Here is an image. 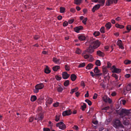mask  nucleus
<instances>
[{
    "mask_svg": "<svg viewBox=\"0 0 131 131\" xmlns=\"http://www.w3.org/2000/svg\"><path fill=\"white\" fill-rule=\"evenodd\" d=\"M126 29L128 31V32H129L131 30V26L130 25H128L126 27Z\"/></svg>",
    "mask_w": 131,
    "mask_h": 131,
    "instance_id": "nucleus-45",
    "label": "nucleus"
},
{
    "mask_svg": "<svg viewBox=\"0 0 131 131\" xmlns=\"http://www.w3.org/2000/svg\"><path fill=\"white\" fill-rule=\"evenodd\" d=\"M71 111L69 110H67L63 112L62 113L63 116H65L66 115H69L72 113Z\"/></svg>",
    "mask_w": 131,
    "mask_h": 131,
    "instance_id": "nucleus-7",
    "label": "nucleus"
},
{
    "mask_svg": "<svg viewBox=\"0 0 131 131\" xmlns=\"http://www.w3.org/2000/svg\"><path fill=\"white\" fill-rule=\"evenodd\" d=\"M94 49L93 47L92 46H91L90 44L89 48L87 49V51H88V53H91L94 51Z\"/></svg>",
    "mask_w": 131,
    "mask_h": 131,
    "instance_id": "nucleus-9",
    "label": "nucleus"
},
{
    "mask_svg": "<svg viewBox=\"0 0 131 131\" xmlns=\"http://www.w3.org/2000/svg\"><path fill=\"white\" fill-rule=\"evenodd\" d=\"M100 33L99 31H95L94 32L93 35L95 36L96 37L99 36L100 35Z\"/></svg>",
    "mask_w": 131,
    "mask_h": 131,
    "instance_id": "nucleus-38",
    "label": "nucleus"
},
{
    "mask_svg": "<svg viewBox=\"0 0 131 131\" xmlns=\"http://www.w3.org/2000/svg\"><path fill=\"white\" fill-rule=\"evenodd\" d=\"M85 101L88 103V105H91V102L88 99L86 100H85Z\"/></svg>",
    "mask_w": 131,
    "mask_h": 131,
    "instance_id": "nucleus-47",
    "label": "nucleus"
},
{
    "mask_svg": "<svg viewBox=\"0 0 131 131\" xmlns=\"http://www.w3.org/2000/svg\"><path fill=\"white\" fill-rule=\"evenodd\" d=\"M122 41L121 40H119L117 41V44L118 46L120 48L123 49L124 48L122 46Z\"/></svg>",
    "mask_w": 131,
    "mask_h": 131,
    "instance_id": "nucleus-18",
    "label": "nucleus"
},
{
    "mask_svg": "<svg viewBox=\"0 0 131 131\" xmlns=\"http://www.w3.org/2000/svg\"><path fill=\"white\" fill-rule=\"evenodd\" d=\"M68 22L66 21H65L63 24V26H67L68 25Z\"/></svg>",
    "mask_w": 131,
    "mask_h": 131,
    "instance_id": "nucleus-52",
    "label": "nucleus"
},
{
    "mask_svg": "<svg viewBox=\"0 0 131 131\" xmlns=\"http://www.w3.org/2000/svg\"><path fill=\"white\" fill-rule=\"evenodd\" d=\"M103 101L105 102H108L110 103L112 102V100L106 96H104L103 97Z\"/></svg>",
    "mask_w": 131,
    "mask_h": 131,
    "instance_id": "nucleus-6",
    "label": "nucleus"
},
{
    "mask_svg": "<svg viewBox=\"0 0 131 131\" xmlns=\"http://www.w3.org/2000/svg\"><path fill=\"white\" fill-rule=\"evenodd\" d=\"M79 39L81 41L84 40L85 39V37L83 35H80L78 37Z\"/></svg>",
    "mask_w": 131,
    "mask_h": 131,
    "instance_id": "nucleus-26",
    "label": "nucleus"
},
{
    "mask_svg": "<svg viewBox=\"0 0 131 131\" xmlns=\"http://www.w3.org/2000/svg\"><path fill=\"white\" fill-rule=\"evenodd\" d=\"M34 120V118L33 117H30L29 118V122H32Z\"/></svg>",
    "mask_w": 131,
    "mask_h": 131,
    "instance_id": "nucleus-59",
    "label": "nucleus"
},
{
    "mask_svg": "<svg viewBox=\"0 0 131 131\" xmlns=\"http://www.w3.org/2000/svg\"><path fill=\"white\" fill-rule=\"evenodd\" d=\"M59 103L57 102L53 104V106L54 107H57L59 105Z\"/></svg>",
    "mask_w": 131,
    "mask_h": 131,
    "instance_id": "nucleus-56",
    "label": "nucleus"
},
{
    "mask_svg": "<svg viewBox=\"0 0 131 131\" xmlns=\"http://www.w3.org/2000/svg\"><path fill=\"white\" fill-rule=\"evenodd\" d=\"M62 78L64 79H67L70 76V74H68L66 72H63L62 74Z\"/></svg>",
    "mask_w": 131,
    "mask_h": 131,
    "instance_id": "nucleus-8",
    "label": "nucleus"
},
{
    "mask_svg": "<svg viewBox=\"0 0 131 131\" xmlns=\"http://www.w3.org/2000/svg\"><path fill=\"white\" fill-rule=\"evenodd\" d=\"M112 76L114 77L116 79H117L118 78V76L116 74L113 73L112 75Z\"/></svg>",
    "mask_w": 131,
    "mask_h": 131,
    "instance_id": "nucleus-50",
    "label": "nucleus"
},
{
    "mask_svg": "<svg viewBox=\"0 0 131 131\" xmlns=\"http://www.w3.org/2000/svg\"><path fill=\"white\" fill-rule=\"evenodd\" d=\"M85 65V63L83 62L81 64H80L79 66L78 67H84Z\"/></svg>",
    "mask_w": 131,
    "mask_h": 131,
    "instance_id": "nucleus-43",
    "label": "nucleus"
},
{
    "mask_svg": "<svg viewBox=\"0 0 131 131\" xmlns=\"http://www.w3.org/2000/svg\"><path fill=\"white\" fill-rule=\"evenodd\" d=\"M111 24L110 22H108L105 25L106 27L108 29H109L111 28Z\"/></svg>",
    "mask_w": 131,
    "mask_h": 131,
    "instance_id": "nucleus-29",
    "label": "nucleus"
},
{
    "mask_svg": "<svg viewBox=\"0 0 131 131\" xmlns=\"http://www.w3.org/2000/svg\"><path fill=\"white\" fill-rule=\"evenodd\" d=\"M131 84H128L126 87V90L127 91H129L131 90Z\"/></svg>",
    "mask_w": 131,
    "mask_h": 131,
    "instance_id": "nucleus-34",
    "label": "nucleus"
},
{
    "mask_svg": "<svg viewBox=\"0 0 131 131\" xmlns=\"http://www.w3.org/2000/svg\"><path fill=\"white\" fill-rule=\"evenodd\" d=\"M82 1V0H74V3L78 5H79L80 4Z\"/></svg>",
    "mask_w": 131,
    "mask_h": 131,
    "instance_id": "nucleus-21",
    "label": "nucleus"
},
{
    "mask_svg": "<svg viewBox=\"0 0 131 131\" xmlns=\"http://www.w3.org/2000/svg\"><path fill=\"white\" fill-rule=\"evenodd\" d=\"M124 63L126 64H130L131 61L128 60H126L124 61Z\"/></svg>",
    "mask_w": 131,
    "mask_h": 131,
    "instance_id": "nucleus-42",
    "label": "nucleus"
},
{
    "mask_svg": "<svg viewBox=\"0 0 131 131\" xmlns=\"http://www.w3.org/2000/svg\"><path fill=\"white\" fill-rule=\"evenodd\" d=\"M81 85L82 86H83V88H84L85 86V85L84 84V81H82L81 82Z\"/></svg>",
    "mask_w": 131,
    "mask_h": 131,
    "instance_id": "nucleus-61",
    "label": "nucleus"
},
{
    "mask_svg": "<svg viewBox=\"0 0 131 131\" xmlns=\"http://www.w3.org/2000/svg\"><path fill=\"white\" fill-rule=\"evenodd\" d=\"M93 65L92 63H89L88 64L86 67V69L88 70H90L92 68Z\"/></svg>",
    "mask_w": 131,
    "mask_h": 131,
    "instance_id": "nucleus-24",
    "label": "nucleus"
},
{
    "mask_svg": "<svg viewBox=\"0 0 131 131\" xmlns=\"http://www.w3.org/2000/svg\"><path fill=\"white\" fill-rule=\"evenodd\" d=\"M43 118V116L41 114H38L36 115L35 119L39 121L42 119Z\"/></svg>",
    "mask_w": 131,
    "mask_h": 131,
    "instance_id": "nucleus-11",
    "label": "nucleus"
},
{
    "mask_svg": "<svg viewBox=\"0 0 131 131\" xmlns=\"http://www.w3.org/2000/svg\"><path fill=\"white\" fill-rule=\"evenodd\" d=\"M56 126L59 127L60 129L62 130H64L66 128V125L62 122L57 123L56 124Z\"/></svg>",
    "mask_w": 131,
    "mask_h": 131,
    "instance_id": "nucleus-5",
    "label": "nucleus"
},
{
    "mask_svg": "<svg viewBox=\"0 0 131 131\" xmlns=\"http://www.w3.org/2000/svg\"><path fill=\"white\" fill-rule=\"evenodd\" d=\"M103 71V74L104 75L107 73V70L106 67L103 66L102 67Z\"/></svg>",
    "mask_w": 131,
    "mask_h": 131,
    "instance_id": "nucleus-20",
    "label": "nucleus"
},
{
    "mask_svg": "<svg viewBox=\"0 0 131 131\" xmlns=\"http://www.w3.org/2000/svg\"><path fill=\"white\" fill-rule=\"evenodd\" d=\"M113 0H107L106 2V5L109 6L113 4Z\"/></svg>",
    "mask_w": 131,
    "mask_h": 131,
    "instance_id": "nucleus-19",
    "label": "nucleus"
},
{
    "mask_svg": "<svg viewBox=\"0 0 131 131\" xmlns=\"http://www.w3.org/2000/svg\"><path fill=\"white\" fill-rule=\"evenodd\" d=\"M97 54L101 57H103L104 56V53L100 50H98L97 51Z\"/></svg>",
    "mask_w": 131,
    "mask_h": 131,
    "instance_id": "nucleus-16",
    "label": "nucleus"
},
{
    "mask_svg": "<svg viewBox=\"0 0 131 131\" xmlns=\"http://www.w3.org/2000/svg\"><path fill=\"white\" fill-rule=\"evenodd\" d=\"M60 115H59L58 114L55 116V120L56 122L58 121L60 119Z\"/></svg>",
    "mask_w": 131,
    "mask_h": 131,
    "instance_id": "nucleus-35",
    "label": "nucleus"
},
{
    "mask_svg": "<svg viewBox=\"0 0 131 131\" xmlns=\"http://www.w3.org/2000/svg\"><path fill=\"white\" fill-rule=\"evenodd\" d=\"M69 84V81L68 80H67L65 81L64 83V86H68Z\"/></svg>",
    "mask_w": 131,
    "mask_h": 131,
    "instance_id": "nucleus-37",
    "label": "nucleus"
},
{
    "mask_svg": "<svg viewBox=\"0 0 131 131\" xmlns=\"http://www.w3.org/2000/svg\"><path fill=\"white\" fill-rule=\"evenodd\" d=\"M63 89L60 86L58 87L57 88V90L59 92H62Z\"/></svg>",
    "mask_w": 131,
    "mask_h": 131,
    "instance_id": "nucleus-36",
    "label": "nucleus"
},
{
    "mask_svg": "<svg viewBox=\"0 0 131 131\" xmlns=\"http://www.w3.org/2000/svg\"><path fill=\"white\" fill-rule=\"evenodd\" d=\"M65 68L66 71H69L70 70V67L68 65H66L65 66Z\"/></svg>",
    "mask_w": 131,
    "mask_h": 131,
    "instance_id": "nucleus-44",
    "label": "nucleus"
},
{
    "mask_svg": "<svg viewBox=\"0 0 131 131\" xmlns=\"http://www.w3.org/2000/svg\"><path fill=\"white\" fill-rule=\"evenodd\" d=\"M40 38V37L38 36V35H35L34 36V38L36 40H37L38 39H39Z\"/></svg>",
    "mask_w": 131,
    "mask_h": 131,
    "instance_id": "nucleus-57",
    "label": "nucleus"
},
{
    "mask_svg": "<svg viewBox=\"0 0 131 131\" xmlns=\"http://www.w3.org/2000/svg\"><path fill=\"white\" fill-rule=\"evenodd\" d=\"M100 31L102 33H104L105 32V28L104 27H103L101 28Z\"/></svg>",
    "mask_w": 131,
    "mask_h": 131,
    "instance_id": "nucleus-41",
    "label": "nucleus"
},
{
    "mask_svg": "<svg viewBox=\"0 0 131 131\" xmlns=\"http://www.w3.org/2000/svg\"><path fill=\"white\" fill-rule=\"evenodd\" d=\"M100 72V70L98 69V67H96L94 69V72L95 73H97Z\"/></svg>",
    "mask_w": 131,
    "mask_h": 131,
    "instance_id": "nucleus-33",
    "label": "nucleus"
},
{
    "mask_svg": "<svg viewBox=\"0 0 131 131\" xmlns=\"http://www.w3.org/2000/svg\"><path fill=\"white\" fill-rule=\"evenodd\" d=\"M50 70L49 69L48 67L46 66L45 70L44 72L45 73L47 74L49 73L50 72Z\"/></svg>",
    "mask_w": 131,
    "mask_h": 131,
    "instance_id": "nucleus-23",
    "label": "nucleus"
},
{
    "mask_svg": "<svg viewBox=\"0 0 131 131\" xmlns=\"http://www.w3.org/2000/svg\"><path fill=\"white\" fill-rule=\"evenodd\" d=\"M43 130L44 131H50V129L48 128H44Z\"/></svg>",
    "mask_w": 131,
    "mask_h": 131,
    "instance_id": "nucleus-64",
    "label": "nucleus"
},
{
    "mask_svg": "<svg viewBox=\"0 0 131 131\" xmlns=\"http://www.w3.org/2000/svg\"><path fill=\"white\" fill-rule=\"evenodd\" d=\"M112 69H113L112 71L113 72L119 73L121 72V70L120 69L116 68L114 66H113L112 67Z\"/></svg>",
    "mask_w": 131,
    "mask_h": 131,
    "instance_id": "nucleus-10",
    "label": "nucleus"
},
{
    "mask_svg": "<svg viewBox=\"0 0 131 131\" xmlns=\"http://www.w3.org/2000/svg\"><path fill=\"white\" fill-rule=\"evenodd\" d=\"M86 108V105L85 103L83 104V105L81 106V109L82 111L85 110V109Z\"/></svg>",
    "mask_w": 131,
    "mask_h": 131,
    "instance_id": "nucleus-39",
    "label": "nucleus"
},
{
    "mask_svg": "<svg viewBox=\"0 0 131 131\" xmlns=\"http://www.w3.org/2000/svg\"><path fill=\"white\" fill-rule=\"evenodd\" d=\"M74 19H72L69 20L68 21V23L69 24H71L74 22Z\"/></svg>",
    "mask_w": 131,
    "mask_h": 131,
    "instance_id": "nucleus-53",
    "label": "nucleus"
},
{
    "mask_svg": "<svg viewBox=\"0 0 131 131\" xmlns=\"http://www.w3.org/2000/svg\"><path fill=\"white\" fill-rule=\"evenodd\" d=\"M44 85L42 83L37 84L35 86V89L34 90V92L35 93H37L39 90L42 89L44 87Z\"/></svg>",
    "mask_w": 131,
    "mask_h": 131,
    "instance_id": "nucleus-3",
    "label": "nucleus"
},
{
    "mask_svg": "<svg viewBox=\"0 0 131 131\" xmlns=\"http://www.w3.org/2000/svg\"><path fill=\"white\" fill-rule=\"evenodd\" d=\"M107 67L108 68H109L111 67V64L109 62H107Z\"/></svg>",
    "mask_w": 131,
    "mask_h": 131,
    "instance_id": "nucleus-60",
    "label": "nucleus"
},
{
    "mask_svg": "<svg viewBox=\"0 0 131 131\" xmlns=\"http://www.w3.org/2000/svg\"><path fill=\"white\" fill-rule=\"evenodd\" d=\"M60 68V67L58 66H56L53 67L52 68L53 70L54 71H57Z\"/></svg>",
    "mask_w": 131,
    "mask_h": 131,
    "instance_id": "nucleus-25",
    "label": "nucleus"
},
{
    "mask_svg": "<svg viewBox=\"0 0 131 131\" xmlns=\"http://www.w3.org/2000/svg\"><path fill=\"white\" fill-rule=\"evenodd\" d=\"M98 2L100 3H101L102 5H104L105 0H99Z\"/></svg>",
    "mask_w": 131,
    "mask_h": 131,
    "instance_id": "nucleus-48",
    "label": "nucleus"
},
{
    "mask_svg": "<svg viewBox=\"0 0 131 131\" xmlns=\"http://www.w3.org/2000/svg\"><path fill=\"white\" fill-rule=\"evenodd\" d=\"M130 110H127L125 109H122L119 113V115L122 118H124L126 116H128L131 113Z\"/></svg>",
    "mask_w": 131,
    "mask_h": 131,
    "instance_id": "nucleus-1",
    "label": "nucleus"
},
{
    "mask_svg": "<svg viewBox=\"0 0 131 131\" xmlns=\"http://www.w3.org/2000/svg\"><path fill=\"white\" fill-rule=\"evenodd\" d=\"M60 60L59 59H58L55 57H53V58L52 61L55 63L58 64L59 63H60L59 62Z\"/></svg>",
    "mask_w": 131,
    "mask_h": 131,
    "instance_id": "nucleus-17",
    "label": "nucleus"
},
{
    "mask_svg": "<svg viewBox=\"0 0 131 131\" xmlns=\"http://www.w3.org/2000/svg\"><path fill=\"white\" fill-rule=\"evenodd\" d=\"M48 51H43L42 52V53L43 54H48Z\"/></svg>",
    "mask_w": 131,
    "mask_h": 131,
    "instance_id": "nucleus-63",
    "label": "nucleus"
},
{
    "mask_svg": "<svg viewBox=\"0 0 131 131\" xmlns=\"http://www.w3.org/2000/svg\"><path fill=\"white\" fill-rule=\"evenodd\" d=\"M95 64L96 65L100 66L101 65V62L100 60H97L95 62Z\"/></svg>",
    "mask_w": 131,
    "mask_h": 131,
    "instance_id": "nucleus-40",
    "label": "nucleus"
},
{
    "mask_svg": "<svg viewBox=\"0 0 131 131\" xmlns=\"http://www.w3.org/2000/svg\"><path fill=\"white\" fill-rule=\"evenodd\" d=\"M70 77L71 80L74 81L76 80L77 77L75 74H73L71 75Z\"/></svg>",
    "mask_w": 131,
    "mask_h": 131,
    "instance_id": "nucleus-22",
    "label": "nucleus"
},
{
    "mask_svg": "<svg viewBox=\"0 0 131 131\" xmlns=\"http://www.w3.org/2000/svg\"><path fill=\"white\" fill-rule=\"evenodd\" d=\"M101 43L98 40L95 41L91 40L90 44L91 46H92L94 49H96L98 48L100 45Z\"/></svg>",
    "mask_w": 131,
    "mask_h": 131,
    "instance_id": "nucleus-2",
    "label": "nucleus"
},
{
    "mask_svg": "<svg viewBox=\"0 0 131 131\" xmlns=\"http://www.w3.org/2000/svg\"><path fill=\"white\" fill-rule=\"evenodd\" d=\"M55 78L58 81L62 79L61 77H59L58 75H56L55 76Z\"/></svg>",
    "mask_w": 131,
    "mask_h": 131,
    "instance_id": "nucleus-46",
    "label": "nucleus"
},
{
    "mask_svg": "<svg viewBox=\"0 0 131 131\" xmlns=\"http://www.w3.org/2000/svg\"><path fill=\"white\" fill-rule=\"evenodd\" d=\"M123 124L124 125H128L129 123V121L128 119H127L125 117L123 118Z\"/></svg>",
    "mask_w": 131,
    "mask_h": 131,
    "instance_id": "nucleus-12",
    "label": "nucleus"
},
{
    "mask_svg": "<svg viewBox=\"0 0 131 131\" xmlns=\"http://www.w3.org/2000/svg\"><path fill=\"white\" fill-rule=\"evenodd\" d=\"M83 27L82 26H79L78 27H76L74 28V30L75 31L77 32H79V31L83 29Z\"/></svg>",
    "mask_w": 131,
    "mask_h": 131,
    "instance_id": "nucleus-15",
    "label": "nucleus"
},
{
    "mask_svg": "<svg viewBox=\"0 0 131 131\" xmlns=\"http://www.w3.org/2000/svg\"><path fill=\"white\" fill-rule=\"evenodd\" d=\"M90 57V56L88 54H85L84 56V58L85 59H87Z\"/></svg>",
    "mask_w": 131,
    "mask_h": 131,
    "instance_id": "nucleus-51",
    "label": "nucleus"
},
{
    "mask_svg": "<svg viewBox=\"0 0 131 131\" xmlns=\"http://www.w3.org/2000/svg\"><path fill=\"white\" fill-rule=\"evenodd\" d=\"M52 99L51 98H48L47 99L46 104V105H47L48 104H50L52 103Z\"/></svg>",
    "mask_w": 131,
    "mask_h": 131,
    "instance_id": "nucleus-13",
    "label": "nucleus"
},
{
    "mask_svg": "<svg viewBox=\"0 0 131 131\" xmlns=\"http://www.w3.org/2000/svg\"><path fill=\"white\" fill-rule=\"evenodd\" d=\"M102 82L100 84V85L102 86V87L104 88L105 87V86L104 85V83H103V82H104V81L103 80L102 81Z\"/></svg>",
    "mask_w": 131,
    "mask_h": 131,
    "instance_id": "nucleus-58",
    "label": "nucleus"
},
{
    "mask_svg": "<svg viewBox=\"0 0 131 131\" xmlns=\"http://www.w3.org/2000/svg\"><path fill=\"white\" fill-rule=\"evenodd\" d=\"M70 11L73 13H74L75 12V10L74 9L72 8L70 9Z\"/></svg>",
    "mask_w": 131,
    "mask_h": 131,
    "instance_id": "nucleus-55",
    "label": "nucleus"
},
{
    "mask_svg": "<svg viewBox=\"0 0 131 131\" xmlns=\"http://www.w3.org/2000/svg\"><path fill=\"white\" fill-rule=\"evenodd\" d=\"M82 51L80 49L77 48L75 51V53L78 54H80L81 52Z\"/></svg>",
    "mask_w": 131,
    "mask_h": 131,
    "instance_id": "nucleus-32",
    "label": "nucleus"
},
{
    "mask_svg": "<svg viewBox=\"0 0 131 131\" xmlns=\"http://www.w3.org/2000/svg\"><path fill=\"white\" fill-rule=\"evenodd\" d=\"M97 94L95 93L94 95V96L93 97V98L94 99H96L97 97Z\"/></svg>",
    "mask_w": 131,
    "mask_h": 131,
    "instance_id": "nucleus-54",
    "label": "nucleus"
},
{
    "mask_svg": "<svg viewBox=\"0 0 131 131\" xmlns=\"http://www.w3.org/2000/svg\"><path fill=\"white\" fill-rule=\"evenodd\" d=\"M113 126L116 128H117L119 127H123V126L121 124L120 121L117 119H116L115 120Z\"/></svg>",
    "mask_w": 131,
    "mask_h": 131,
    "instance_id": "nucleus-4",
    "label": "nucleus"
},
{
    "mask_svg": "<svg viewBox=\"0 0 131 131\" xmlns=\"http://www.w3.org/2000/svg\"><path fill=\"white\" fill-rule=\"evenodd\" d=\"M78 89V87H76L74 89H71V91L70 92L71 94H72L74 92H76Z\"/></svg>",
    "mask_w": 131,
    "mask_h": 131,
    "instance_id": "nucleus-28",
    "label": "nucleus"
},
{
    "mask_svg": "<svg viewBox=\"0 0 131 131\" xmlns=\"http://www.w3.org/2000/svg\"><path fill=\"white\" fill-rule=\"evenodd\" d=\"M116 27L118 28H124V26L123 25H121L118 24H115Z\"/></svg>",
    "mask_w": 131,
    "mask_h": 131,
    "instance_id": "nucleus-30",
    "label": "nucleus"
},
{
    "mask_svg": "<svg viewBox=\"0 0 131 131\" xmlns=\"http://www.w3.org/2000/svg\"><path fill=\"white\" fill-rule=\"evenodd\" d=\"M87 20V18L86 17L82 21V22L85 25L86 24V21Z\"/></svg>",
    "mask_w": 131,
    "mask_h": 131,
    "instance_id": "nucleus-49",
    "label": "nucleus"
},
{
    "mask_svg": "<svg viewBox=\"0 0 131 131\" xmlns=\"http://www.w3.org/2000/svg\"><path fill=\"white\" fill-rule=\"evenodd\" d=\"M60 12L61 13H64L65 12V8L64 7H61L60 8Z\"/></svg>",
    "mask_w": 131,
    "mask_h": 131,
    "instance_id": "nucleus-27",
    "label": "nucleus"
},
{
    "mask_svg": "<svg viewBox=\"0 0 131 131\" xmlns=\"http://www.w3.org/2000/svg\"><path fill=\"white\" fill-rule=\"evenodd\" d=\"M88 10L86 9H84L83 10V12L84 14L86 13L87 12Z\"/></svg>",
    "mask_w": 131,
    "mask_h": 131,
    "instance_id": "nucleus-62",
    "label": "nucleus"
},
{
    "mask_svg": "<svg viewBox=\"0 0 131 131\" xmlns=\"http://www.w3.org/2000/svg\"><path fill=\"white\" fill-rule=\"evenodd\" d=\"M100 5L99 4H97L93 8L92 11L93 12H94L96 10L98 9L100 7Z\"/></svg>",
    "mask_w": 131,
    "mask_h": 131,
    "instance_id": "nucleus-14",
    "label": "nucleus"
},
{
    "mask_svg": "<svg viewBox=\"0 0 131 131\" xmlns=\"http://www.w3.org/2000/svg\"><path fill=\"white\" fill-rule=\"evenodd\" d=\"M37 99V97L35 95H33L32 96L31 98V100L32 101H34Z\"/></svg>",
    "mask_w": 131,
    "mask_h": 131,
    "instance_id": "nucleus-31",
    "label": "nucleus"
}]
</instances>
